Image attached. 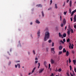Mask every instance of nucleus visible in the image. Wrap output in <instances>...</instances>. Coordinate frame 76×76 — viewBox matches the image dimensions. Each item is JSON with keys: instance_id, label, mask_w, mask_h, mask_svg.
<instances>
[{"instance_id": "nucleus-37", "label": "nucleus", "mask_w": 76, "mask_h": 76, "mask_svg": "<svg viewBox=\"0 0 76 76\" xmlns=\"http://www.w3.org/2000/svg\"><path fill=\"white\" fill-rule=\"evenodd\" d=\"M69 13H71V12H72V11H71V9H69Z\"/></svg>"}, {"instance_id": "nucleus-6", "label": "nucleus", "mask_w": 76, "mask_h": 76, "mask_svg": "<svg viewBox=\"0 0 76 76\" xmlns=\"http://www.w3.org/2000/svg\"><path fill=\"white\" fill-rule=\"evenodd\" d=\"M72 1H70L69 5L70 7H72Z\"/></svg>"}, {"instance_id": "nucleus-36", "label": "nucleus", "mask_w": 76, "mask_h": 76, "mask_svg": "<svg viewBox=\"0 0 76 76\" xmlns=\"http://www.w3.org/2000/svg\"><path fill=\"white\" fill-rule=\"evenodd\" d=\"M52 42V41L51 40H49L48 41V42H49V43H50V42Z\"/></svg>"}, {"instance_id": "nucleus-12", "label": "nucleus", "mask_w": 76, "mask_h": 76, "mask_svg": "<svg viewBox=\"0 0 76 76\" xmlns=\"http://www.w3.org/2000/svg\"><path fill=\"white\" fill-rule=\"evenodd\" d=\"M35 69H36V67H34V68L33 69H32V72H31V73H33L34 72V71L35 70Z\"/></svg>"}, {"instance_id": "nucleus-42", "label": "nucleus", "mask_w": 76, "mask_h": 76, "mask_svg": "<svg viewBox=\"0 0 76 76\" xmlns=\"http://www.w3.org/2000/svg\"><path fill=\"white\" fill-rule=\"evenodd\" d=\"M61 19H62L61 16L60 15V19L61 21L62 20Z\"/></svg>"}, {"instance_id": "nucleus-55", "label": "nucleus", "mask_w": 76, "mask_h": 76, "mask_svg": "<svg viewBox=\"0 0 76 76\" xmlns=\"http://www.w3.org/2000/svg\"><path fill=\"white\" fill-rule=\"evenodd\" d=\"M48 28H46L45 29V31H48Z\"/></svg>"}, {"instance_id": "nucleus-14", "label": "nucleus", "mask_w": 76, "mask_h": 76, "mask_svg": "<svg viewBox=\"0 0 76 76\" xmlns=\"http://www.w3.org/2000/svg\"><path fill=\"white\" fill-rule=\"evenodd\" d=\"M63 37L65 38V37H66V33H64L63 34Z\"/></svg>"}, {"instance_id": "nucleus-27", "label": "nucleus", "mask_w": 76, "mask_h": 76, "mask_svg": "<svg viewBox=\"0 0 76 76\" xmlns=\"http://www.w3.org/2000/svg\"><path fill=\"white\" fill-rule=\"evenodd\" d=\"M70 39L68 38L67 40H66V42H69V41H70Z\"/></svg>"}, {"instance_id": "nucleus-52", "label": "nucleus", "mask_w": 76, "mask_h": 76, "mask_svg": "<svg viewBox=\"0 0 76 76\" xmlns=\"http://www.w3.org/2000/svg\"><path fill=\"white\" fill-rule=\"evenodd\" d=\"M50 4H52V2H53V1H52V0H50Z\"/></svg>"}, {"instance_id": "nucleus-47", "label": "nucleus", "mask_w": 76, "mask_h": 76, "mask_svg": "<svg viewBox=\"0 0 76 76\" xmlns=\"http://www.w3.org/2000/svg\"><path fill=\"white\" fill-rule=\"evenodd\" d=\"M11 64V62H10H10H9V66H10V65Z\"/></svg>"}, {"instance_id": "nucleus-49", "label": "nucleus", "mask_w": 76, "mask_h": 76, "mask_svg": "<svg viewBox=\"0 0 76 76\" xmlns=\"http://www.w3.org/2000/svg\"><path fill=\"white\" fill-rule=\"evenodd\" d=\"M65 2H64V5H63V7H64V5H65Z\"/></svg>"}, {"instance_id": "nucleus-20", "label": "nucleus", "mask_w": 76, "mask_h": 76, "mask_svg": "<svg viewBox=\"0 0 76 76\" xmlns=\"http://www.w3.org/2000/svg\"><path fill=\"white\" fill-rule=\"evenodd\" d=\"M71 53H72V54H74L75 53V51L72 50H71Z\"/></svg>"}, {"instance_id": "nucleus-33", "label": "nucleus", "mask_w": 76, "mask_h": 76, "mask_svg": "<svg viewBox=\"0 0 76 76\" xmlns=\"http://www.w3.org/2000/svg\"><path fill=\"white\" fill-rule=\"evenodd\" d=\"M47 63L45 62V61L44 63V64L45 65V66H46V64Z\"/></svg>"}, {"instance_id": "nucleus-53", "label": "nucleus", "mask_w": 76, "mask_h": 76, "mask_svg": "<svg viewBox=\"0 0 76 76\" xmlns=\"http://www.w3.org/2000/svg\"><path fill=\"white\" fill-rule=\"evenodd\" d=\"M15 68H17V67H18V66L16 65H15Z\"/></svg>"}, {"instance_id": "nucleus-43", "label": "nucleus", "mask_w": 76, "mask_h": 76, "mask_svg": "<svg viewBox=\"0 0 76 76\" xmlns=\"http://www.w3.org/2000/svg\"><path fill=\"white\" fill-rule=\"evenodd\" d=\"M73 63H76V60H73Z\"/></svg>"}, {"instance_id": "nucleus-31", "label": "nucleus", "mask_w": 76, "mask_h": 76, "mask_svg": "<svg viewBox=\"0 0 76 76\" xmlns=\"http://www.w3.org/2000/svg\"><path fill=\"white\" fill-rule=\"evenodd\" d=\"M38 69H39V68L40 66V63H38Z\"/></svg>"}, {"instance_id": "nucleus-10", "label": "nucleus", "mask_w": 76, "mask_h": 76, "mask_svg": "<svg viewBox=\"0 0 76 76\" xmlns=\"http://www.w3.org/2000/svg\"><path fill=\"white\" fill-rule=\"evenodd\" d=\"M37 7H42V5L41 4L37 5L36 6Z\"/></svg>"}, {"instance_id": "nucleus-13", "label": "nucleus", "mask_w": 76, "mask_h": 76, "mask_svg": "<svg viewBox=\"0 0 76 76\" xmlns=\"http://www.w3.org/2000/svg\"><path fill=\"white\" fill-rule=\"evenodd\" d=\"M69 55V51H67L66 53V56H68Z\"/></svg>"}, {"instance_id": "nucleus-62", "label": "nucleus", "mask_w": 76, "mask_h": 76, "mask_svg": "<svg viewBox=\"0 0 76 76\" xmlns=\"http://www.w3.org/2000/svg\"><path fill=\"white\" fill-rule=\"evenodd\" d=\"M69 1V0H67L66 1V3H68Z\"/></svg>"}, {"instance_id": "nucleus-5", "label": "nucleus", "mask_w": 76, "mask_h": 76, "mask_svg": "<svg viewBox=\"0 0 76 76\" xmlns=\"http://www.w3.org/2000/svg\"><path fill=\"white\" fill-rule=\"evenodd\" d=\"M73 19H74V21H73L74 22H76V15H75L74 16Z\"/></svg>"}, {"instance_id": "nucleus-1", "label": "nucleus", "mask_w": 76, "mask_h": 76, "mask_svg": "<svg viewBox=\"0 0 76 76\" xmlns=\"http://www.w3.org/2000/svg\"><path fill=\"white\" fill-rule=\"evenodd\" d=\"M50 38V33L48 31H46L45 33V37H44V41H46L47 40Z\"/></svg>"}, {"instance_id": "nucleus-11", "label": "nucleus", "mask_w": 76, "mask_h": 76, "mask_svg": "<svg viewBox=\"0 0 76 76\" xmlns=\"http://www.w3.org/2000/svg\"><path fill=\"white\" fill-rule=\"evenodd\" d=\"M36 23H37L38 24H39V23H40V22L39 21H38V20H37L36 21H35Z\"/></svg>"}, {"instance_id": "nucleus-39", "label": "nucleus", "mask_w": 76, "mask_h": 76, "mask_svg": "<svg viewBox=\"0 0 76 76\" xmlns=\"http://www.w3.org/2000/svg\"><path fill=\"white\" fill-rule=\"evenodd\" d=\"M74 71L76 73V69L75 67H74Z\"/></svg>"}, {"instance_id": "nucleus-38", "label": "nucleus", "mask_w": 76, "mask_h": 76, "mask_svg": "<svg viewBox=\"0 0 76 76\" xmlns=\"http://www.w3.org/2000/svg\"><path fill=\"white\" fill-rule=\"evenodd\" d=\"M51 67V65H50V64H49V67H48V69H50V67Z\"/></svg>"}, {"instance_id": "nucleus-24", "label": "nucleus", "mask_w": 76, "mask_h": 76, "mask_svg": "<svg viewBox=\"0 0 76 76\" xmlns=\"http://www.w3.org/2000/svg\"><path fill=\"white\" fill-rule=\"evenodd\" d=\"M62 53L63 52L62 51L59 52V55H60V54H62Z\"/></svg>"}, {"instance_id": "nucleus-8", "label": "nucleus", "mask_w": 76, "mask_h": 76, "mask_svg": "<svg viewBox=\"0 0 76 76\" xmlns=\"http://www.w3.org/2000/svg\"><path fill=\"white\" fill-rule=\"evenodd\" d=\"M59 37H61L62 38H63V36L61 34V33H59Z\"/></svg>"}, {"instance_id": "nucleus-25", "label": "nucleus", "mask_w": 76, "mask_h": 76, "mask_svg": "<svg viewBox=\"0 0 76 76\" xmlns=\"http://www.w3.org/2000/svg\"><path fill=\"white\" fill-rule=\"evenodd\" d=\"M69 63H71V59H70V58H69Z\"/></svg>"}, {"instance_id": "nucleus-3", "label": "nucleus", "mask_w": 76, "mask_h": 76, "mask_svg": "<svg viewBox=\"0 0 76 76\" xmlns=\"http://www.w3.org/2000/svg\"><path fill=\"white\" fill-rule=\"evenodd\" d=\"M44 71V69H41L39 71V73H41Z\"/></svg>"}, {"instance_id": "nucleus-61", "label": "nucleus", "mask_w": 76, "mask_h": 76, "mask_svg": "<svg viewBox=\"0 0 76 76\" xmlns=\"http://www.w3.org/2000/svg\"><path fill=\"white\" fill-rule=\"evenodd\" d=\"M35 63L36 64H37V63H38V61H35Z\"/></svg>"}, {"instance_id": "nucleus-58", "label": "nucleus", "mask_w": 76, "mask_h": 76, "mask_svg": "<svg viewBox=\"0 0 76 76\" xmlns=\"http://www.w3.org/2000/svg\"><path fill=\"white\" fill-rule=\"evenodd\" d=\"M54 76V74H53V73H52L51 74V76Z\"/></svg>"}, {"instance_id": "nucleus-40", "label": "nucleus", "mask_w": 76, "mask_h": 76, "mask_svg": "<svg viewBox=\"0 0 76 76\" xmlns=\"http://www.w3.org/2000/svg\"><path fill=\"white\" fill-rule=\"evenodd\" d=\"M66 13H67V12H64V15H66Z\"/></svg>"}, {"instance_id": "nucleus-22", "label": "nucleus", "mask_w": 76, "mask_h": 76, "mask_svg": "<svg viewBox=\"0 0 76 76\" xmlns=\"http://www.w3.org/2000/svg\"><path fill=\"white\" fill-rule=\"evenodd\" d=\"M70 69L71 71H72V66L71 65L69 66Z\"/></svg>"}, {"instance_id": "nucleus-23", "label": "nucleus", "mask_w": 76, "mask_h": 76, "mask_svg": "<svg viewBox=\"0 0 76 76\" xmlns=\"http://www.w3.org/2000/svg\"><path fill=\"white\" fill-rule=\"evenodd\" d=\"M51 51H53V52H54V48H52L51 49Z\"/></svg>"}, {"instance_id": "nucleus-19", "label": "nucleus", "mask_w": 76, "mask_h": 76, "mask_svg": "<svg viewBox=\"0 0 76 76\" xmlns=\"http://www.w3.org/2000/svg\"><path fill=\"white\" fill-rule=\"evenodd\" d=\"M70 30H68V31H67V34H68V35H70Z\"/></svg>"}, {"instance_id": "nucleus-46", "label": "nucleus", "mask_w": 76, "mask_h": 76, "mask_svg": "<svg viewBox=\"0 0 76 76\" xmlns=\"http://www.w3.org/2000/svg\"><path fill=\"white\" fill-rule=\"evenodd\" d=\"M63 41H64V42H66V39H63Z\"/></svg>"}, {"instance_id": "nucleus-56", "label": "nucleus", "mask_w": 76, "mask_h": 76, "mask_svg": "<svg viewBox=\"0 0 76 76\" xmlns=\"http://www.w3.org/2000/svg\"><path fill=\"white\" fill-rule=\"evenodd\" d=\"M16 63H19L20 62V61H16Z\"/></svg>"}, {"instance_id": "nucleus-60", "label": "nucleus", "mask_w": 76, "mask_h": 76, "mask_svg": "<svg viewBox=\"0 0 76 76\" xmlns=\"http://www.w3.org/2000/svg\"><path fill=\"white\" fill-rule=\"evenodd\" d=\"M74 28L76 29V25H75L74 26Z\"/></svg>"}, {"instance_id": "nucleus-44", "label": "nucleus", "mask_w": 76, "mask_h": 76, "mask_svg": "<svg viewBox=\"0 0 76 76\" xmlns=\"http://www.w3.org/2000/svg\"><path fill=\"white\" fill-rule=\"evenodd\" d=\"M54 42H52V47L54 46Z\"/></svg>"}, {"instance_id": "nucleus-17", "label": "nucleus", "mask_w": 76, "mask_h": 76, "mask_svg": "<svg viewBox=\"0 0 76 76\" xmlns=\"http://www.w3.org/2000/svg\"><path fill=\"white\" fill-rule=\"evenodd\" d=\"M17 66H18V67L19 69H20V65L19 64H17Z\"/></svg>"}, {"instance_id": "nucleus-29", "label": "nucleus", "mask_w": 76, "mask_h": 76, "mask_svg": "<svg viewBox=\"0 0 76 76\" xmlns=\"http://www.w3.org/2000/svg\"><path fill=\"white\" fill-rule=\"evenodd\" d=\"M55 8H56V9H57V8H58L56 4H55Z\"/></svg>"}, {"instance_id": "nucleus-28", "label": "nucleus", "mask_w": 76, "mask_h": 76, "mask_svg": "<svg viewBox=\"0 0 76 76\" xmlns=\"http://www.w3.org/2000/svg\"><path fill=\"white\" fill-rule=\"evenodd\" d=\"M71 33H73V32H74L73 30V29H71Z\"/></svg>"}, {"instance_id": "nucleus-59", "label": "nucleus", "mask_w": 76, "mask_h": 76, "mask_svg": "<svg viewBox=\"0 0 76 76\" xmlns=\"http://www.w3.org/2000/svg\"><path fill=\"white\" fill-rule=\"evenodd\" d=\"M51 8H50L48 9V10H51Z\"/></svg>"}, {"instance_id": "nucleus-64", "label": "nucleus", "mask_w": 76, "mask_h": 76, "mask_svg": "<svg viewBox=\"0 0 76 76\" xmlns=\"http://www.w3.org/2000/svg\"><path fill=\"white\" fill-rule=\"evenodd\" d=\"M30 25H32V23H30Z\"/></svg>"}, {"instance_id": "nucleus-34", "label": "nucleus", "mask_w": 76, "mask_h": 76, "mask_svg": "<svg viewBox=\"0 0 76 76\" xmlns=\"http://www.w3.org/2000/svg\"><path fill=\"white\" fill-rule=\"evenodd\" d=\"M60 42H61V43H62V44H64V42H63V41H62V40H61Z\"/></svg>"}, {"instance_id": "nucleus-51", "label": "nucleus", "mask_w": 76, "mask_h": 76, "mask_svg": "<svg viewBox=\"0 0 76 76\" xmlns=\"http://www.w3.org/2000/svg\"><path fill=\"white\" fill-rule=\"evenodd\" d=\"M71 21L72 22L73 20L72 18V17L70 18Z\"/></svg>"}, {"instance_id": "nucleus-32", "label": "nucleus", "mask_w": 76, "mask_h": 76, "mask_svg": "<svg viewBox=\"0 0 76 76\" xmlns=\"http://www.w3.org/2000/svg\"><path fill=\"white\" fill-rule=\"evenodd\" d=\"M28 55H31V53H30L29 51H28Z\"/></svg>"}, {"instance_id": "nucleus-41", "label": "nucleus", "mask_w": 76, "mask_h": 76, "mask_svg": "<svg viewBox=\"0 0 76 76\" xmlns=\"http://www.w3.org/2000/svg\"><path fill=\"white\" fill-rule=\"evenodd\" d=\"M46 50L47 51V52L48 51V48H46Z\"/></svg>"}, {"instance_id": "nucleus-48", "label": "nucleus", "mask_w": 76, "mask_h": 76, "mask_svg": "<svg viewBox=\"0 0 76 76\" xmlns=\"http://www.w3.org/2000/svg\"><path fill=\"white\" fill-rule=\"evenodd\" d=\"M56 72H58V69H57V68H56V70H55Z\"/></svg>"}, {"instance_id": "nucleus-45", "label": "nucleus", "mask_w": 76, "mask_h": 76, "mask_svg": "<svg viewBox=\"0 0 76 76\" xmlns=\"http://www.w3.org/2000/svg\"><path fill=\"white\" fill-rule=\"evenodd\" d=\"M66 75H67V76H69V73L68 72H66Z\"/></svg>"}, {"instance_id": "nucleus-26", "label": "nucleus", "mask_w": 76, "mask_h": 76, "mask_svg": "<svg viewBox=\"0 0 76 76\" xmlns=\"http://www.w3.org/2000/svg\"><path fill=\"white\" fill-rule=\"evenodd\" d=\"M63 25H64L63 23H61V28H63Z\"/></svg>"}, {"instance_id": "nucleus-21", "label": "nucleus", "mask_w": 76, "mask_h": 76, "mask_svg": "<svg viewBox=\"0 0 76 76\" xmlns=\"http://www.w3.org/2000/svg\"><path fill=\"white\" fill-rule=\"evenodd\" d=\"M58 72H61V69L60 68L58 70Z\"/></svg>"}, {"instance_id": "nucleus-30", "label": "nucleus", "mask_w": 76, "mask_h": 76, "mask_svg": "<svg viewBox=\"0 0 76 76\" xmlns=\"http://www.w3.org/2000/svg\"><path fill=\"white\" fill-rule=\"evenodd\" d=\"M72 13L71 14V16H73V14H74V13H75V12H74L73 11H72Z\"/></svg>"}, {"instance_id": "nucleus-16", "label": "nucleus", "mask_w": 76, "mask_h": 76, "mask_svg": "<svg viewBox=\"0 0 76 76\" xmlns=\"http://www.w3.org/2000/svg\"><path fill=\"white\" fill-rule=\"evenodd\" d=\"M66 50H65V48H64L63 49V53H66Z\"/></svg>"}, {"instance_id": "nucleus-15", "label": "nucleus", "mask_w": 76, "mask_h": 76, "mask_svg": "<svg viewBox=\"0 0 76 76\" xmlns=\"http://www.w3.org/2000/svg\"><path fill=\"white\" fill-rule=\"evenodd\" d=\"M71 47H72V44L70 43H69V48H71Z\"/></svg>"}, {"instance_id": "nucleus-63", "label": "nucleus", "mask_w": 76, "mask_h": 76, "mask_svg": "<svg viewBox=\"0 0 76 76\" xmlns=\"http://www.w3.org/2000/svg\"><path fill=\"white\" fill-rule=\"evenodd\" d=\"M72 49H73V46H71Z\"/></svg>"}, {"instance_id": "nucleus-18", "label": "nucleus", "mask_w": 76, "mask_h": 76, "mask_svg": "<svg viewBox=\"0 0 76 76\" xmlns=\"http://www.w3.org/2000/svg\"><path fill=\"white\" fill-rule=\"evenodd\" d=\"M42 16H43V17H44V12H43V11L42 12Z\"/></svg>"}, {"instance_id": "nucleus-50", "label": "nucleus", "mask_w": 76, "mask_h": 76, "mask_svg": "<svg viewBox=\"0 0 76 76\" xmlns=\"http://www.w3.org/2000/svg\"><path fill=\"white\" fill-rule=\"evenodd\" d=\"M66 29H67V26H66L65 27V31H66Z\"/></svg>"}, {"instance_id": "nucleus-9", "label": "nucleus", "mask_w": 76, "mask_h": 76, "mask_svg": "<svg viewBox=\"0 0 76 76\" xmlns=\"http://www.w3.org/2000/svg\"><path fill=\"white\" fill-rule=\"evenodd\" d=\"M63 24H64V25L66 24V20H65V19H64L63 20Z\"/></svg>"}, {"instance_id": "nucleus-35", "label": "nucleus", "mask_w": 76, "mask_h": 76, "mask_svg": "<svg viewBox=\"0 0 76 76\" xmlns=\"http://www.w3.org/2000/svg\"><path fill=\"white\" fill-rule=\"evenodd\" d=\"M33 54H35V50H33Z\"/></svg>"}, {"instance_id": "nucleus-4", "label": "nucleus", "mask_w": 76, "mask_h": 76, "mask_svg": "<svg viewBox=\"0 0 76 76\" xmlns=\"http://www.w3.org/2000/svg\"><path fill=\"white\" fill-rule=\"evenodd\" d=\"M51 61V63L52 64H54V61L53 59H51L50 60Z\"/></svg>"}, {"instance_id": "nucleus-54", "label": "nucleus", "mask_w": 76, "mask_h": 76, "mask_svg": "<svg viewBox=\"0 0 76 76\" xmlns=\"http://www.w3.org/2000/svg\"><path fill=\"white\" fill-rule=\"evenodd\" d=\"M73 12H74V13H75V12H76V9L74 11H73Z\"/></svg>"}, {"instance_id": "nucleus-57", "label": "nucleus", "mask_w": 76, "mask_h": 76, "mask_svg": "<svg viewBox=\"0 0 76 76\" xmlns=\"http://www.w3.org/2000/svg\"><path fill=\"white\" fill-rule=\"evenodd\" d=\"M35 60H38V58H35Z\"/></svg>"}, {"instance_id": "nucleus-7", "label": "nucleus", "mask_w": 76, "mask_h": 76, "mask_svg": "<svg viewBox=\"0 0 76 76\" xmlns=\"http://www.w3.org/2000/svg\"><path fill=\"white\" fill-rule=\"evenodd\" d=\"M63 48V46L61 45H60L59 48V50H61Z\"/></svg>"}, {"instance_id": "nucleus-2", "label": "nucleus", "mask_w": 76, "mask_h": 76, "mask_svg": "<svg viewBox=\"0 0 76 76\" xmlns=\"http://www.w3.org/2000/svg\"><path fill=\"white\" fill-rule=\"evenodd\" d=\"M40 34H41L40 30H39L37 33V35L38 37H39V36H40Z\"/></svg>"}]
</instances>
